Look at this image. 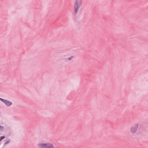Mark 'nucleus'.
Wrapping results in <instances>:
<instances>
[{
  "label": "nucleus",
  "instance_id": "f257e3e1",
  "mask_svg": "<svg viewBox=\"0 0 148 148\" xmlns=\"http://www.w3.org/2000/svg\"><path fill=\"white\" fill-rule=\"evenodd\" d=\"M82 0H75L74 1V9L75 13L78 12L82 4Z\"/></svg>",
  "mask_w": 148,
  "mask_h": 148
},
{
  "label": "nucleus",
  "instance_id": "f03ea898",
  "mask_svg": "<svg viewBox=\"0 0 148 148\" xmlns=\"http://www.w3.org/2000/svg\"><path fill=\"white\" fill-rule=\"evenodd\" d=\"M38 146L40 148H56L52 144L49 143L39 144Z\"/></svg>",
  "mask_w": 148,
  "mask_h": 148
},
{
  "label": "nucleus",
  "instance_id": "7ed1b4c3",
  "mask_svg": "<svg viewBox=\"0 0 148 148\" xmlns=\"http://www.w3.org/2000/svg\"><path fill=\"white\" fill-rule=\"evenodd\" d=\"M2 101L7 106H10L12 105V104L11 101L3 99L2 100Z\"/></svg>",
  "mask_w": 148,
  "mask_h": 148
},
{
  "label": "nucleus",
  "instance_id": "20e7f679",
  "mask_svg": "<svg viewBox=\"0 0 148 148\" xmlns=\"http://www.w3.org/2000/svg\"><path fill=\"white\" fill-rule=\"evenodd\" d=\"M5 138V137L4 136H1L0 137V142H1V140L2 139H4Z\"/></svg>",
  "mask_w": 148,
  "mask_h": 148
},
{
  "label": "nucleus",
  "instance_id": "39448f33",
  "mask_svg": "<svg viewBox=\"0 0 148 148\" xmlns=\"http://www.w3.org/2000/svg\"><path fill=\"white\" fill-rule=\"evenodd\" d=\"M9 142H10V140H8V141L6 142L4 144V145H6V144H8Z\"/></svg>",
  "mask_w": 148,
  "mask_h": 148
},
{
  "label": "nucleus",
  "instance_id": "423d86ee",
  "mask_svg": "<svg viewBox=\"0 0 148 148\" xmlns=\"http://www.w3.org/2000/svg\"><path fill=\"white\" fill-rule=\"evenodd\" d=\"M131 132L132 133H135L136 132V130H132Z\"/></svg>",
  "mask_w": 148,
  "mask_h": 148
},
{
  "label": "nucleus",
  "instance_id": "0eeeda50",
  "mask_svg": "<svg viewBox=\"0 0 148 148\" xmlns=\"http://www.w3.org/2000/svg\"><path fill=\"white\" fill-rule=\"evenodd\" d=\"M72 58V57H71V58H68V60H70L71 59V58Z\"/></svg>",
  "mask_w": 148,
  "mask_h": 148
},
{
  "label": "nucleus",
  "instance_id": "6e6552de",
  "mask_svg": "<svg viewBox=\"0 0 148 148\" xmlns=\"http://www.w3.org/2000/svg\"><path fill=\"white\" fill-rule=\"evenodd\" d=\"M3 99H2V98H0V100H1V101H2V100H3Z\"/></svg>",
  "mask_w": 148,
  "mask_h": 148
}]
</instances>
